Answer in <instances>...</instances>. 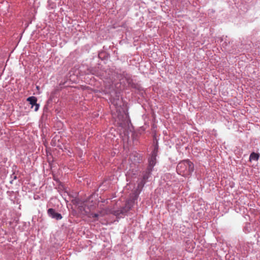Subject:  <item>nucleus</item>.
I'll use <instances>...</instances> for the list:
<instances>
[{
    "mask_svg": "<svg viewBox=\"0 0 260 260\" xmlns=\"http://www.w3.org/2000/svg\"><path fill=\"white\" fill-rule=\"evenodd\" d=\"M176 170L179 175L186 177L190 175L193 171L194 165L189 160H184L178 164Z\"/></svg>",
    "mask_w": 260,
    "mask_h": 260,
    "instance_id": "obj_1",
    "label": "nucleus"
},
{
    "mask_svg": "<svg viewBox=\"0 0 260 260\" xmlns=\"http://www.w3.org/2000/svg\"><path fill=\"white\" fill-rule=\"evenodd\" d=\"M139 193L135 191L132 196L126 201L125 206L119 210L114 211L113 214L116 216L125 215L133 207L136 201L138 198Z\"/></svg>",
    "mask_w": 260,
    "mask_h": 260,
    "instance_id": "obj_2",
    "label": "nucleus"
},
{
    "mask_svg": "<svg viewBox=\"0 0 260 260\" xmlns=\"http://www.w3.org/2000/svg\"><path fill=\"white\" fill-rule=\"evenodd\" d=\"M114 210H112L111 209H110L109 208H105V209H101L98 213H90L88 214V216L89 217V218H97L98 217H99V216H105V215H107V214H113V212H114Z\"/></svg>",
    "mask_w": 260,
    "mask_h": 260,
    "instance_id": "obj_3",
    "label": "nucleus"
},
{
    "mask_svg": "<svg viewBox=\"0 0 260 260\" xmlns=\"http://www.w3.org/2000/svg\"><path fill=\"white\" fill-rule=\"evenodd\" d=\"M47 213L49 216L56 220H60L62 218V216L60 213L55 212V210L50 208L48 210Z\"/></svg>",
    "mask_w": 260,
    "mask_h": 260,
    "instance_id": "obj_4",
    "label": "nucleus"
},
{
    "mask_svg": "<svg viewBox=\"0 0 260 260\" xmlns=\"http://www.w3.org/2000/svg\"><path fill=\"white\" fill-rule=\"evenodd\" d=\"M152 171V168H147V171H146L145 174H144L143 176V181L141 182L142 185H143L145 183L146 181L150 177Z\"/></svg>",
    "mask_w": 260,
    "mask_h": 260,
    "instance_id": "obj_5",
    "label": "nucleus"
},
{
    "mask_svg": "<svg viewBox=\"0 0 260 260\" xmlns=\"http://www.w3.org/2000/svg\"><path fill=\"white\" fill-rule=\"evenodd\" d=\"M27 101L31 105V108L34 107V106L37 103V99L36 97L32 96L28 97L27 99Z\"/></svg>",
    "mask_w": 260,
    "mask_h": 260,
    "instance_id": "obj_6",
    "label": "nucleus"
},
{
    "mask_svg": "<svg viewBox=\"0 0 260 260\" xmlns=\"http://www.w3.org/2000/svg\"><path fill=\"white\" fill-rule=\"evenodd\" d=\"M156 164V157H151L149 160V166L147 168H153Z\"/></svg>",
    "mask_w": 260,
    "mask_h": 260,
    "instance_id": "obj_7",
    "label": "nucleus"
},
{
    "mask_svg": "<svg viewBox=\"0 0 260 260\" xmlns=\"http://www.w3.org/2000/svg\"><path fill=\"white\" fill-rule=\"evenodd\" d=\"M259 155L258 154L252 152L250 155L249 159L250 160H254L257 161L259 159Z\"/></svg>",
    "mask_w": 260,
    "mask_h": 260,
    "instance_id": "obj_8",
    "label": "nucleus"
},
{
    "mask_svg": "<svg viewBox=\"0 0 260 260\" xmlns=\"http://www.w3.org/2000/svg\"><path fill=\"white\" fill-rule=\"evenodd\" d=\"M157 153V148H155L151 154V157H156Z\"/></svg>",
    "mask_w": 260,
    "mask_h": 260,
    "instance_id": "obj_9",
    "label": "nucleus"
},
{
    "mask_svg": "<svg viewBox=\"0 0 260 260\" xmlns=\"http://www.w3.org/2000/svg\"><path fill=\"white\" fill-rule=\"evenodd\" d=\"M34 107H35V109H34V110L35 111H38V110L39 109V105L37 103H36L34 106Z\"/></svg>",
    "mask_w": 260,
    "mask_h": 260,
    "instance_id": "obj_10",
    "label": "nucleus"
},
{
    "mask_svg": "<svg viewBox=\"0 0 260 260\" xmlns=\"http://www.w3.org/2000/svg\"><path fill=\"white\" fill-rule=\"evenodd\" d=\"M140 184H138V187H140Z\"/></svg>",
    "mask_w": 260,
    "mask_h": 260,
    "instance_id": "obj_11",
    "label": "nucleus"
}]
</instances>
